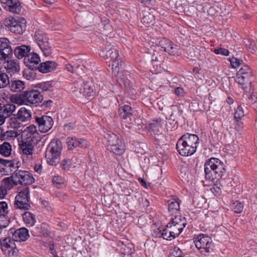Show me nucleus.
Listing matches in <instances>:
<instances>
[{"label": "nucleus", "mask_w": 257, "mask_h": 257, "mask_svg": "<svg viewBox=\"0 0 257 257\" xmlns=\"http://www.w3.org/2000/svg\"><path fill=\"white\" fill-rule=\"evenodd\" d=\"M205 178L213 183L218 180H224L223 177L226 173V165L219 159L212 157L207 159L204 165Z\"/></svg>", "instance_id": "nucleus-1"}, {"label": "nucleus", "mask_w": 257, "mask_h": 257, "mask_svg": "<svg viewBox=\"0 0 257 257\" xmlns=\"http://www.w3.org/2000/svg\"><path fill=\"white\" fill-rule=\"evenodd\" d=\"M36 126L33 124L27 126L22 132V141L19 144L23 153L27 156L33 154L35 145L41 141Z\"/></svg>", "instance_id": "nucleus-2"}, {"label": "nucleus", "mask_w": 257, "mask_h": 257, "mask_svg": "<svg viewBox=\"0 0 257 257\" xmlns=\"http://www.w3.org/2000/svg\"><path fill=\"white\" fill-rule=\"evenodd\" d=\"M199 144V139L195 134L186 133L177 141L176 148L182 156L187 157L193 155Z\"/></svg>", "instance_id": "nucleus-3"}, {"label": "nucleus", "mask_w": 257, "mask_h": 257, "mask_svg": "<svg viewBox=\"0 0 257 257\" xmlns=\"http://www.w3.org/2000/svg\"><path fill=\"white\" fill-rule=\"evenodd\" d=\"M62 149V142L58 139H53L49 143L45 152V158L48 164L56 166L60 159Z\"/></svg>", "instance_id": "nucleus-4"}, {"label": "nucleus", "mask_w": 257, "mask_h": 257, "mask_svg": "<svg viewBox=\"0 0 257 257\" xmlns=\"http://www.w3.org/2000/svg\"><path fill=\"white\" fill-rule=\"evenodd\" d=\"M196 247L203 255L213 250L214 243L212 238L207 234L200 233L195 235L193 238Z\"/></svg>", "instance_id": "nucleus-5"}, {"label": "nucleus", "mask_w": 257, "mask_h": 257, "mask_svg": "<svg viewBox=\"0 0 257 257\" xmlns=\"http://www.w3.org/2000/svg\"><path fill=\"white\" fill-rule=\"evenodd\" d=\"M186 225V221L181 216L175 215V217L168 223L166 227L168 228L169 240L178 236Z\"/></svg>", "instance_id": "nucleus-6"}, {"label": "nucleus", "mask_w": 257, "mask_h": 257, "mask_svg": "<svg viewBox=\"0 0 257 257\" xmlns=\"http://www.w3.org/2000/svg\"><path fill=\"white\" fill-rule=\"evenodd\" d=\"M11 100L17 103H21L24 101L31 104H36L42 101L43 96L37 89H31L20 93L18 96H12Z\"/></svg>", "instance_id": "nucleus-7"}, {"label": "nucleus", "mask_w": 257, "mask_h": 257, "mask_svg": "<svg viewBox=\"0 0 257 257\" xmlns=\"http://www.w3.org/2000/svg\"><path fill=\"white\" fill-rule=\"evenodd\" d=\"M34 39L45 56L48 57L51 55L52 49L50 45L49 38L46 33L41 29L36 30Z\"/></svg>", "instance_id": "nucleus-8"}, {"label": "nucleus", "mask_w": 257, "mask_h": 257, "mask_svg": "<svg viewBox=\"0 0 257 257\" xmlns=\"http://www.w3.org/2000/svg\"><path fill=\"white\" fill-rule=\"evenodd\" d=\"M4 25L7 30L19 35L23 33L26 27L25 19L22 18L20 21L13 17L6 18L4 21Z\"/></svg>", "instance_id": "nucleus-9"}, {"label": "nucleus", "mask_w": 257, "mask_h": 257, "mask_svg": "<svg viewBox=\"0 0 257 257\" xmlns=\"http://www.w3.org/2000/svg\"><path fill=\"white\" fill-rule=\"evenodd\" d=\"M30 190L27 186L24 187L15 197L14 207L21 210H29L30 205Z\"/></svg>", "instance_id": "nucleus-10"}, {"label": "nucleus", "mask_w": 257, "mask_h": 257, "mask_svg": "<svg viewBox=\"0 0 257 257\" xmlns=\"http://www.w3.org/2000/svg\"><path fill=\"white\" fill-rule=\"evenodd\" d=\"M11 178L13 184L15 185L31 184L35 181L34 178L29 172L19 170L18 168L14 171Z\"/></svg>", "instance_id": "nucleus-11"}, {"label": "nucleus", "mask_w": 257, "mask_h": 257, "mask_svg": "<svg viewBox=\"0 0 257 257\" xmlns=\"http://www.w3.org/2000/svg\"><path fill=\"white\" fill-rule=\"evenodd\" d=\"M15 242L10 235L0 239L1 248L4 254L9 257H16L17 255L19 250Z\"/></svg>", "instance_id": "nucleus-12"}, {"label": "nucleus", "mask_w": 257, "mask_h": 257, "mask_svg": "<svg viewBox=\"0 0 257 257\" xmlns=\"http://www.w3.org/2000/svg\"><path fill=\"white\" fill-rule=\"evenodd\" d=\"M159 46L161 50L167 53L170 55L179 56L181 54L180 46L175 44L170 40L166 38H162L159 41Z\"/></svg>", "instance_id": "nucleus-13"}, {"label": "nucleus", "mask_w": 257, "mask_h": 257, "mask_svg": "<svg viewBox=\"0 0 257 257\" xmlns=\"http://www.w3.org/2000/svg\"><path fill=\"white\" fill-rule=\"evenodd\" d=\"M35 119L40 131L42 133L48 132L54 124V120L52 117L47 115L35 116Z\"/></svg>", "instance_id": "nucleus-14"}, {"label": "nucleus", "mask_w": 257, "mask_h": 257, "mask_svg": "<svg viewBox=\"0 0 257 257\" xmlns=\"http://www.w3.org/2000/svg\"><path fill=\"white\" fill-rule=\"evenodd\" d=\"M8 235L12 237L15 241H25L29 237V230L26 227H21L16 229L11 228L8 232Z\"/></svg>", "instance_id": "nucleus-15"}, {"label": "nucleus", "mask_w": 257, "mask_h": 257, "mask_svg": "<svg viewBox=\"0 0 257 257\" xmlns=\"http://www.w3.org/2000/svg\"><path fill=\"white\" fill-rule=\"evenodd\" d=\"M67 149L69 151L73 150L76 148H86L89 146L86 140L77 137H68L66 139Z\"/></svg>", "instance_id": "nucleus-16"}, {"label": "nucleus", "mask_w": 257, "mask_h": 257, "mask_svg": "<svg viewBox=\"0 0 257 257\" xmlns=\"http://www.w3.org/2000/svg\"><path fill=\"white\" fill-rule=\"evenodd\" d=\"M32 116L31 111L25 107L21 108L18 111L17 116L13 115L11 116V120L15 123L14 127H18L17 123L20 124L21 122L29 120Z\"/></svg>", "instance_id": "nucleus-17"}, {"label": "nucleus", "mask_w": 257, "mask_h": 257, "mask_svg": "<svg viewBox=\"0 0 257 257\" xmlns=\"http://www.w3.org/2000/svg\"><path fill=\"white\" fill-rule=\"evenodd\" d=\"M2 7L7 11L19 14L22 7L19 0H1Z\"/></svg>", "instance_id": "nucleus-18"}, {"label": "nucleus", "mask_w": 257, "mask_h": 257, "mask_svg": "<svg viewBox=\"0 0 257 257\" xmlns=\"http://www.w3.org/2000/svg\"><path fill=\"white\" fill-rule=\"evenodd\" d=\"M40 61L39 55L34 52L29 53L24 59L25 65L32 70H38Z\"/></svg>", "instance_id": "nucleus-19"}, {"label": "nucleus", "mask_w": 257, "mask_h": 257, "mask_svg": "<svg viewBox=\"0 0 257 257\" xmlns=\"http://www.w3.org/2000/svg\"><path fill=\"white\" fill-rule=\"evenodd\" d=\"M18 164L19 163H17L15 164L14 161L12 160L0 158V172L5 175L12 174L16 169L19 167Z\"/></svg>", "instance_id": "nucleus-20"}, {"label": "nucleus", "mask_w": 257, "mask_h": 257, "mask_svg": "<svg viewBox=\"0 0 257 257\" xmlns=\"http://www.w3.org/2000/svg\"><path fill=\"white\" fill-rule=\"evenodd\" d=\"M99 55L105 59H110V60H115L119 56L117 50L110 45L101 49L99 52Z\"/></svg>", "instance_id": "nucleus-21"}, {"label": "nucleus", "mask_w": 257, "mask_h": 257, "mask_svg": "<svg viewBox=\"0 0 257 257\" xmlns=\"http://www.w3.org/2000/svg\"><path fill=\"white\" fill-rule=\"evenodd\" d=\"M34 236L47 237L50 235L48 225L46 223H42L40 225L33 227L31 230Z\"/></svg>", "instance_id": "nucleus-22"}, {"label": "nucleus", "mask_w": 257, "mask_h": 257, "mask_svg": "<svg viewBox=\"0 0 257 257\" xmlns=\"http://www.w3.org/2000/svg\"><path fill=\"white\" fill-rule=\"evenodd\" d=\"M118 113L121 118L128 124L132 123L133 109L129 105L125 104L119 107Z\"/></svg>", "instance_id": "nucleus-23"}, {"label": "nucleus", "mask_w": 257, "mask_h": 257, "mask_svg": "<svg viewBox=\"0 0 257 257\" xmlns=\"http://www.w3.org/2000/svg\"><path fill=\"white\" fill-rule=\"evenodd\" d=\"M164 123V121L161 118L153 120L149 124V129L151 135L156 137V136H159L161 134V130Z\"/></svg>", "instance_id": "nucleus-24"}, {"label": "nucleus", "mask_w": 257, "mask_h": 257, "mask_svg": "<svg viewBox=\"0 0 257 257\" xmlns=\"http://www.w3.org/2000/svg\"><path fill=\"white\" fill-rule=\"evenodd\" d=\"M252 76V71H249L247 72V73L242 74L241 75H237V73H236V82L240 84L242 88L244 89V91H247V84H251V80L250 79V77Z\"/></svg>", "instance_id": "nucleus-25"}, {"label": "nucleus", "mask_w": 257, "mask_h": 257, "mask_svg": "<svg viewBox=\"0 0 257 257\" xmlns=\"http://www.w3.org/2000/svg\"><path fill=\"white\" fill-rule=\"evenodd\" d=\"M4 65L7 73L11 75L18 73L20 70V63L18 60L16 59H9Z\"/></svg>", "instance_id": "nucleus-26"}, {"label": "nucleus", "mask_w": 257, "mask_h": 257, "mask_svg": "<svg viewBox=\"0 0 257 257\" xmlns=\"http://www.w3.org/2000/svg\"><path fill=\"white\" fill-rule=\"evenodd\" d=\"M57 66V63L54 61H47L39 64L37 68L39 71L43 73H46L54 70L56 68Z\"/></svg>", "instance_id": "nucleus-27"}, {"label": "nucleus", "mask_w": 257, "mask_h": 257, "mask_svg": "<svg viewBox=\"0 0 257 257\" xmlns=\"http://www.w3.org/2000/svg\"><path fill=\"white\" fill-rule=\"evenodd\" d=\"M10 90L15 92H21L25 88V83L20 80H10L8 84Z\"/></svg>", "instance_id": "nucleus-28"}, {"label": "nucleus", "mask_w": 257, "mask_h": 257, "mask_svg": "<svg viewBox=\"0 0 257 257\" xmlns=\"http://www.w3.org/2000/svg\"><path fill=\"white\" fill-rule=\"evenodd\" d=\"M30 50L31 47L30 46L21 45L17 46L15 49L14 54L18 59H20L27 56Z\"/></svg>", "instance_id": "nucleus-29"}, {"label": "nucleus", "mask_w": 257, "mask_h": 257, "mask_svg": "<svg viewBox=\"0 0 257 257\" xmlns=\"http://www.w3.org/2000/svg\"><path fill=\"white\" fill-rule=\"evenodd\" d=\"M168 203V211L170 214H176L180 210V201L178 198H172L169 200Z\"/></svg>", "instance_id": "nucleus-30"}, {"label": "nucleus", "mask_w": 257, "mask_h": 257, "mask_svg": "<svg viewBox=\"0 0 257 257\" xmlns=\"http://www.w3.org/2000/svg\"><path fill=\"white\" fill-rule=\"evenodd\" d=\"M54 82L51 81L42 82L37 84L35 87L38 88L40 94L45 91L52 92L54 89Z\"/></svg>", "instance_id": "nucleus-31"}, {"label": "nucleus", "mask_w": 257, "mask_h": 257, "mask_svg": "<svg viewBox=\"0 0 257 257\" xmlns=\"http://www.w3.org/2000/svg\"><path fill=\"white\" fill-rule=\"evenodd\" d=\"M152 235L153 237L156 238L162 237L164 239L169 240L168 228H167L166 226H161L154 229Z\"/></svg>", "instance_id": "nucleus-32"}, {"label": "nucleus", "mask_w": 257, "mask_h": 257, "mask_svg": "<svg viewBox=\"0 0 257 257\" xmlns=\"http://www.w3.org/2000/svg\"><path fill=\"white\" fill-rule=\"evenodd\" d=\"M23 219L24 223L28 227H33L36 222L35 215L29 211H26L23 214Z\"/></svg>", "instance_id": "nucleus-33"}, {"label": "nucleus", "mask_w": 257, "mask_h": 257, "mask_svg": "<svg viewBox=\"0 0 257 257\" xmlns=\"http://www.w3.org/2000/svg\"><path fill=\"white\" fill-rule=\"evenodd\" d=\"M105 138L107 141V147L111 146V145H116V144H117V143L123 142L121 138H119L117 135L112 133L106 134Z\"/></svg>", "instance_id": "nucleus-34"}, {"label": "nucleus", "mask_w": 257, "mask_h": 257, "mask_svg": "<svg viewBox=\"0 0 257 257\" xmlns=\"http://www.w3.org/2000/svg\"><path fill=\"white\" fill-rule=\"evenodd\" d=\"M16 108L15 104L10 103L6 104L3 106H2V108L0 109V113L5 116V118L6 119L12 114L15 110Z\"/></svg>", "instance_id": "nucleus-35"}, {"label": "nucleus", "mask_w": 257, "mask_h": 257, "mask_svg": "<svg viewBox=\"0 0 257 257\" xmlns=\"http://www.w3.org/2000/svg\"><path fill=\"white\" fill-rule=\"evenodd\" d=\"M116 145H111L107 147L108 150L112 152L113 154L117 155L122 154L124 151V142L117 143Z\"/></svg>", "instance_id": "nucleus-36"}, {"label": "nucleus", "mask_w": 257, "mask_h": 257, "mask_svg": "<svg viewBox=\"0 0 257 257\" xmlns=\"http://www.w3.org/2000/svg\"><path fill=\"white\" fill-rule=\"evenodd\" d=\"M12 146L8 142H5L0 145V154L5 156L9 157L11 155Z\"/></svg>", "instance_id": "nucleus-37"}, {"label": "nucleus", "mask_w": 257, "mask_h": 257, "mask_svg": "<svg viewBox=\"0 0 257 257\" xmlns=\"http://www.w3.org/2000/svg\"><path fill=\"white\" fill-rule=\"evenodd\" d=\"M244 43L246 48L252 53H254L256 50V47L254 41L250 39H245Z\"/></svg>", "instance_id": "nucleus-38"}, {"label": "nucleus", "mask_w": 257, "mask_h": 257, "mask_svg": "<svg viewBox=\"0 0 257 257\" xmlns=\"http://www.w3.org/2000/svg\"><path fill=\"white\" fill-rule=\"evenodd\" d=\"M72 165V161L69 158L64 159L60 163V167L64 171L70 170Z\"/></svg>", "instance_id": "nucleus-39"}, {"label": "nucleus", "mask_w": 257, "mask_h": 257, "mask_svg": "<svg viewBox=\"0 0 257 257\" xmlns=\"http://www.w3.org/2000/svg\"><path fill=\"white\" fill-rule=\"evenodd\" d=\"M10 80L8 75L6 73H0V88L6 87Z\"/></svg>", "instance_id": "nucleus-40"}, {"label": "nucleus", "mask_w": 257, "mask_h": 257, "mask_svg": "<svg viewBox=\"0 0 257 257\" xmlns=\"http://www.w3.org/2000/svg\"><path fill=\"white\" fill-rule=\"evenodd\" d=\"M81 93L83 94L85 97L89 98L90 96H91L93 93V88L87 85V84H85L83 86V88L81 91Z\"/></svg>", "instance_id": "nucleus-41"}, {"label": "nucleus", "mask_w": 257, "mask_h": 257, "mask_svg": "<svg viewBox=\"0 0 257 257\" xmlns=\"http://www.w3.org/2000/svg\"><path fill=\"white\" fill-rule=\"evenodd\" d=\"M232 210L236 213H241L243 209V205L238 201H236L231 205Z\"/></svg>", "instance_id": "nucleus-42"}, {"label": "nucleus", "mask_w": 257, "mask_h": 257, "mask_svg": "<svg viewBox=\"0 0 257 257\" xmlns=\"http://www.w3.org/2000/svg\"><path fill=\"white\" fill-rule=\"evenodd\" d=\"M10 223V220L7 215H5L4 214H0V229L5 228Z\"/></svg>", "instance_id": "nucleus-43"}, {"label": "nucleus", "mask_w": 257, "mask_h": 257, "mask_svg": "<svg viewBox=\"0 0 257 257\" xmlns=\"http://www.w3.org/2000/svg\"><path fill=\"white\" fill-rule=\"evenodd\" d=\"M11 47L10 43L7 38H0V51Z\"/></svg>", "instance_id": "nucleus-44"}, {"label": "nucleus", "mask_w": 257, "mask_h": 257, "mask_svg": "<svg viewBox=\"0 0 257 257\" xmlns=\"http://www.w3.org/2000/svg\"><path fill=\"white\" fill-rule=\"evenodd\" d=\"M169 257H189L186 255L179 247H175Z\"/></svg>", "instance_id": "nucleus-45"}, {"label": "nucleus", "mask_w": 257, "mask_h": 257, "mask_svg": "<svg viewBox=\"0 0 257 257\" xmlns=\"http://www.w3.org/2000/svg\"><path fill=\"white\" fill-rule=\"evenodd\" d=\"M244 115V112L243 111L242 107H241L240 105H238L236 108L234 114V117L235 119H241V118L243 117Z\"/></svg>", "instance_id": "nucleus-46"}, {"label": "nucleus", "mask_w": 257, "mask_h": 257, "mask_svg": "<svg viewBox=\"0 0 257 257\" xmlns=\"http://www.w3.org/2000/svg\"><path fill=\"white\" fill-rule=\"evenodd\" d=\"M12 181L11 177L5 178L2 180V186L5 187L7 190H10L13 187Z\"/></svg>", "instance_id": "nucleus-47"}, {"label": "nucleus", "mask_w": 257, "mask_h": 257, "mask_svg": "<svg viewBox=\"0 0 257 257\" xmlns=\"http://www.w3.org/2000/svg\"><path fill=\"white\" fill-rule=\"evenodd\" d=\"M112 70L114 72V75L115 73L117 74L119 72V68L120 61H119L118 58L115 60H112Z\"/></svg>", "instance_id": "nucleus-48"}, {"label": "nucleus", "mask_w": 257, "mask_h": 257, "mask_svg": "<svg viewBox=\"0 0 257 257\" xmlns=\"http://www.w3.org/2000/svg\"><path fill=\"white\" fill-rule=\"evenodd\" d=\"M9 210L7 203L5 201L0 202V214H4L7 215L8 214Z\"/></svg>", "instance_id": "nucleus-49"}, {"label": "nucleus", "mask_w": 257, "mask_h": 257, "mask_svg": "<svg viewBox=\"0 0 257 257\" xmlns=\"http://www.w3.org/2000/svg\"><path fill=\"white\" fill-rule=\"evenodd\" d=\"M229 61L232 67L234 68L239 66L241 63L242 62V60L234 57H232L231 58H230Z\"/></svg>", "instance_id": "nucleus-50"}, {"label": "nucleus", "mask_w": 257, "mask_h": 257, "mask_svg": "<svg viewBox=\"0 0 257 257\" xmlns=\"http://www.w3.org/2000/svg\"><path fill=\"white\" fill-rule=\"evenodd\" d=\"M213 52L216 54H221L223 56H228L229 54V52L227 49L222 47L215 49Z\"/></svg>", "instance_id": "nucleus-51"}, {"label": "nucleus", "mask_w": 257, "mask_h": 257, "mask_svg": "<svg viewBox=\"0 0 257 257\" xmlns=\"http://www.w3.org/2000/svg\"><path fill=\"white\" fill-rule=\"evenodd\" d=\"M252 70L250 67L247 65H243L237 72V75H241L242 74L247 73L249 71H251Z\"/></svg>", "instance_id": "nucleus-52"}, {"label": "nucleus", "mask_w": 257, "mask_h": 257, "mask_svg": "<svg viewBox=\"0 0 257 257\" xmlns=\"http://www.w3.org/2000/svg\"><path fill=\"white\" fill-rule=\"evenodd\" d=\"M153 16L150 14L144 16L141 19V22L145 24H148L152 22Z\"/></svg>", "instance_id": "nucleus-53"}, {"label": "nucleus", "mask_w": 257, "mask_h": 257, "mask_svg": "<svg viewBox=\"0 0 257 257\" xmlns=\"http://www.w3.org/2000/svg\"><path fill=\"white\" fill-rule=\"evenodd\" d=\"M52 182L55 186L58 187L59 185L63 183V180L61 177L58 176H54L52 179Z\"/></svg>", "instance_id": "nucleus-54"}, {"label": "nucleus", "mask_w": 257, "mask_h": 257, "mask_svg": "<svg viewBox=\"0 0 257 257\" xmlns=\"http://www.w3.org/2000/svg\"><path fill=\"white\" fill-rule=\"evenodd\" d=\"M173 116V113H172L170 115V118H169V121H172L173 123V126L172 127H170L168 125V124L167 123V126L168 127L172 129V128H177L178 125V123L177 121H175L174 119L172 118V117ZM169 123L171 124V122H169Z\"/></svg>", "instance_id": "nucleus-55"}, {"label": "nucleus", "mask_w": 257, "mask_h": 257, "mask_svg": "<svg viewBox=\"0 0 257 257\" xmlns=\"http://www.w3.org/2000/svg\"><path fill=\"white\" fill-rule=\"evenodd\" d=\"M175 93L178 96H183L184 95V91L182 88L178 87L175 89Z\"/></svg>", "instance_id": "nucleus-56"}, {"label": "nucleus", "mask_w": 257, "mask_h": 257, "mask_svg": "<svg viewBox=\"0 0 257 257\" xmlns=\"http://www.w3.org/2000/svg\"><path fill=\"white\" fill-rule=\"evenodd\" d=\"M7 191L8 190L4 186L2 185L0 186V198L3 199L5 198L7 194Z\"/></svg>", "instance_id": "nucleus-57"}, {"label": "nucleus", "mask_w": 257, "mask_h": 257, "mask_svg": "<svg viewBox=\"0 0 257 257\" xmlns=\"http://www.w3.org/2000/svg\"><path fill=\"white\" fill-rule=\"evenodd\" d=\"M53 101L51 100H45L42 104V107H43V108L45 109L46 108L50 107Z\"/></svg>", "instance_id": "nucleus-58"}, {"label": "nucleus", "mask_w": 257, "mask_h": 257, "mask_svg": "<svg viewBox=\"0 0 257 257\" xmlns=\"http://www.w3.org/2000/svg\"><path fill=\"white\" fill-rule=\"evenodd\" d=\"M241 119H235L236 121V125L235 126V129L239 131L241 130L243 127V123L240 120Z\"/></svg>", "instance_id": "nucleus-59"}, {"label": "nucleus", "mask_w": 257, "mask_h": 257, "mask_svg": "<svg viewBox=\"0 0 257 257\" xmlns=\"http://www.w3.org/2000/svg\"><path fill=\"white\" fill-rule=\"evenodd\" d=\"M101 21L102 25H104V27H105V29H108L110 26L109 24V20L104 17L101 18Z\"/></svg>", "instance_id": "nucleus-60"}, {"label": "nucleus", "mask_w": 257, "mask_h": 257, "mask_svg": "<svg viewBox=\"0 0 257 257\" xmlns=\"http://www.w3.org/2000/svg\"><path fill=\"white\" fill-rule=\"evenodd\" d=\"M134 248H133L132 247H126V248H124V251L123 252V253L124 254H127V255H130V254H132L133 252H134Z\"/></svg>", "instance_id": "nucleus-61"}, {"label": "nucleus", "mask_w": 257, "mask_h": 257, "mask_svg": "<svg viewBox=\"0 0 257 257\" xmlns=\"http://www.w3.org/2000/svg\"><path fill=\"white\" fill-rule=\"evenodd\" d=\"M49 249L51 251V253L54 256L56 254V251L54 248V244L51 242H50L49 245Z\"/></svg>", "instance_id": "nucleus-62"}, {"label": "nucleus", "mask_w": 257, "mask_h": 257, "mask_svg": "<svg viewBox=\"0 0 257 257\" xmlns=\"http://www.w3.org/2000/svg\"><path fill=\"white\" fill-rule=\"evenodd\" d=\"M65 68L68 71L71 73H74L75 71V67L70 64H66Z\"/></svg>", "instance_id": "nucleus-63"}, {"label": "nucleus", "mask_w": 257, "mask_h": 257, "mask_svg": "<svg viewBox=\"0 0 257 257\" xmlns=\"http://www.w3.org/2000/svg\"><path fill=\"white\" fill-rule=\"evenodd\" d=\"M249 99L252 102H255L257 101V92H253L250 95Z\"/></svg>", "instance_id": "nucleus-64"}]
</instances>
